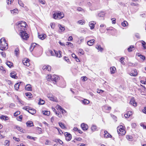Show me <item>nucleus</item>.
<instances>
[{
	"mask_svg": "<svg viewBox=\"0 0 146 146\" xmlns=\"http://www.w3.org/2000/svg\"><path fill=\"white\" fill-rule=\"evenodd\" d=\"M96 48L98 50H99L101 51H102L103 50V48H102L101 46L99 45H97L96 47Z\"/></svg>",
	"mask_w": 146,
	"mask_h": 146,
	"instance_id": "obj_28",
	"label": "nucleus"
},
{
	"mask_svg": "<svg viewBox=\"0 0 146 146\" xmlns=\"http://www.w3.org/2000/svg\"><path fill=\"white\" fill-rule=\"evenodd\" d=\"M27 126L28 127H31L33 126V122L31 121H29L26 123Z\"/></svg>",
	"mask_w": 146,
	"mask_h": 146,
	"instance_id": "obj_18",
	"label": "nucleus"
},
{
	"mask_svg": "<svg viewBox=\"0 0 146 146\" xmlns=\"http://www.w3.org/2000/svg\"><path fill=\"white\" fill-rule=\"evenodd\" d=\"M20 35L21 38L23 40H26L29 38L28 35L25 31L20 32Z\"/></svg>",
	"mask_w": 146,
	"mask_h": 146,
	"instance_id": "obj_3",
	"label": "nucleus"
},
{
	"mask_svg": "<svg viewBox=\"0 0 146 146\" xmlns=\"http://www.w3.org/2000/svg\"><path fill=\"white\" fill-rule=\"evenodd\" d=\"M44 103L45 102L44 100L41 99L40 98V99L39 101L38 102L39 104L43 105Z\"/></svg>",
	"mask_w": 146,
	"mask_h": 146,
	"instance_id": "obj_37",
	"label": "nucleus"
},
{
	"mask_svg": "<svg viewBox=\"0 0 146 146\" xmlns=\"http://www.w3.org/2000/svg\"><path fill=\"white\" fill-rule=\"evenodd\" d=\"M27 138L28 139H33V140L35 141V139L33 137L31 136L30 135H28L27 136Z\"/></svg>",
	"mask_w": 146,
	"mask_h": 146,
	"instance_id": "obj_56",
	"label": "nucleus"
},
{
	"mask_svg": "<svg viewBox=\"0 0 146 146\" xmlns=\"http://www.w3.org/2000/svg\"><path fill=\"white\" fill-rule=\"evenodd\" d=\"M87 78L86 76L82 77L81 78L82 81L83 82H84L86 81L87 80Z\"/></svg>",
	"mask_w": 146,
	"mask_h": 146,
	"instance_id": "obj_44",
	"label": "nucleus"
},
{
	"mask_svg": "<svg viewBox=\"0 0 146 146\" xmlns=\"http://www.w3.org/2000/svg\"><path fill=\"white\" fill-rule=\"evenodd\" d=\"M133 137L131 136H129L127 137V139L129 141H131Z\"/></svg>",
	"mask_w": 146,
	"mask_h": 146,
	"instance_id": "obj_63",
	"label": "nucleus"
},
{
	"mask_svg": "<svg viewBox=\"0 0 146 146\" xmlns=\"http://www.w3.org/2000/svg\"><path fill=\"white\" fill-rule=\"evenodd\" d=\"M103 108L105 110H110L111 109V107L108 106L106 105L104 106Z\"/></svg>",
	"mask_w": 146,
	"mask_h": 146,
	"instance_id": "obj_29",
	"label": "nucleus"
},
{
	"mask_svg": "<svg viewBox=\"0 0 146 146\" xmlns=\"http://www.w3.org/2000/svg\"><path fill=\"white\" fill-rule=\"evenodd\" d=\"M25 95L27 96L29 98H31V96H32V94L30 92L26 93L25 94Z\"/></svg>",
	"mask_w": 146,
	"mask_h": 146,
	"instance_id": "obj_39",
	"label": "nucleus"
},
{
	"mask_svg": "<svg viewBox=\"0 0 146 146\" xmlns=\"http://www.w3.org/2000/svg\"><path fill=\"white\" fill-rule=\"evenodd\" d=\"M23 109L24 110H25L29 112V110L30 109V108L29 107H24L23 108Z\"/></svg>",
	"mask_w": 146,
	"mask_h": 146,
	"instance_id": "obj_49",
	"label": "nucleus"
},
{
	"mask_svg": "<svg viewBox=\"0 0 146 146\" xmlns=\"http://www.w3.org/2000/svg\"><path fill=\"white\" fill-rule=\"evenodd\" d=\"M38 1L42 4H44L45 3V2L44 0H38Z\"/></svg>",
	"mask_w": 146,
	"mask_h": 146,
	"instance_id": "obj_55",
	"label": "nucleus"
},
{
	"mask_svg": "<svg viewBox=\"0 0 146 146\" xmlns=\"http://www.w3.org/2000/svg\"><path fill=\"white\" fill-rule=\"evenodd\" d=\"M82 128L83 130H86L88 128V126L87 124L82 123L81 125Z\"/></svg>",
	"mask_w": 146,
	"mask_h": 146,
	"instance_id": "obj_10",
	"label": "nucleus"
},
{
	"mask_svg": "<svg viewBox=\"0 0 146 146\" xmlns=\"http://www.w3.org/2000/svg\"><path fill=\"white\" fill-rule=\"evenodd\" d=\"M124 59V58L123 57H122L120 58L119 60V61L121 62V63L122 64H125V63L123 60Z\"/></svg>",
	"mask_w": 146,
	"mask_h": 146,
	"instance_id": "obj_47",
	"label": "nucleus"
},
{
	"mask_svg": "<svg viewBox=\"0 0 146 146\" xmlns=\"http://www.w3.org/2000/svg\"><path fill=\"white\" fill-rule=\"evenodd\" d=\"M130 75L134 76H137V71L135 69L132 70L131 72L130 73Z\"/></svg>",
	"mask_w": 146,
	"mask_h": 146,
	"instance_id": "obj_6",
	"label": "nucleus"
},
{
	"mask_svg": "<svg viewBox=\"0 0 146 146\" xmlns=\"http://www.w3.org/2000/svg\"><path fill=\"white\" fill-rule=\"evenodd\" d=\"M59 80V77L56 75H53L52 76L51 81H54L55 82L58 81Z\"/></svg>",
	"mask_w": 146,
	"mask_h": 146,
	"instance_id": "obj_5",
	"label": "nucleus"
},
{
	"mask_svg": "<svg viewBox=\"0 0 146 146\" xmlns=\"http://www.w3.org/2000/svg\"><path fill=\"white\" fill-rule=\"evenodd\" d=\"M79 52L81 54H84V51L82 49H79Z\"/></svg>",
	"mask_w": 146,
	"mask_h": 146,
	"instance_id": "obj_62",
	"label": "nucleus"
},
{
	"mask_svg": "<svg viewBox=\"0 0 146 146\" xmlns=\"http://www.w3.org/2000/svg\"><path fill=\"white\" fill-rule=\"evenodd\" d=\"M78 23L79 24L81 25H83L84 24V22L82 20H80L78 21Z\"/></svg>",
	"mask_w": 146,
	"mask_h": 146,
	"instance_id": "obj_52",
	"label": "nucleus"
},
{
	"mask_svg": "<svg viewBox=\"0 0 146 146\" xmlns=\"http://www.w3.org/2000/svg\"><path fill=\"white\" fill-rule=\"evenodd\" d=\"M10 76L12 78H16V77H17V76H16L15 73H14L12 72L10 74Z\"/></svg>",
	"mask_w": 146,
	"mask_h": 146,
	"instance_id": "obj_30",
	"label": "nucleus"
},
{
	"mask_svg": "<svg viewBox=\"0 0 146 146\" xmlns=\"http://www.w3.org/2000/svg\"><path fill=\"white\" fill-rule=\"evenodd\" d=\"M121 25L123 27H125L128 25V24L127 22L125 21H124L123 22L121 23Z\"/></svg>",
	"mask_w": 146,
	"mask_h": 146,
	"instance_id": "obj_31",
	"label": "nucleus"
},
{
	"mask_svg": "<svg viewBox=\"0 0 146 146\" xmlns=\"http://www.w3.org/2000/svg\"><path fill=\"white\" fill-rule=\"evenodd\" d=\"M104 137H111L112 136L109 133H108V132L106 131H104Z\"/></svg>",
	"mask_w": 146,
	"mask_h": 146,
	"instance_id": "obj_14",
	"label": "nucleus"
},
{
	"mask_svg": "<svg viewBox=\"0 0 146 146\" xmlns=\"http://www.w3.org/2000/svg\"><path fill=\"white\" fill-rule=\"evenodd\" d=\"M123 126L122 125H120L117 127L118 129H120V130H122V132H121L120 135H124L126 133L125 131L123 129Z\"/></svg>",
	"mask_w": 146,
	"mask_h": 146,
	"instance_id": "obj_8",
	"label": "nucleus"
},
{
	"mask_svg": "<svg viewBox=\"0 0 146 146\" xmlns=\"http://www.w3.org/2000/svg\"><path fill=\"white\" fill-rule=\"evenodd\" d=\"M29 111V113L32 115L36 113V110L30 108Z\"/></svg>",
	"mask_w": 146,
	"mask_h": 146,
	"instance_id": "obj_21",
	"label": "nucleus"
},
{
	"mask_svg": "<svg viewBox=\"0 0 146 146\" xmlns=\"http://www.w3.org/2000/svg\"><path fill=\"white\" fill-rule=\"evenodd\" d=\"M19 85L20 84H19V83H17L15 85V88L16 90H17L19 88Z\"/></svg>",
	"mask_w": 146,
	"mask_h": 146,
	"instance_id": "obj_32",
	"label": "nucleus"
},
{
	"mask_svg": "<svg viewBox=\"0 0 146 146\" xmlns=\"http://www.w3.org/2000/svg\"><path fill=\"white\" fill-rule=\"evenodd\" d=\"M56 107L57 109H60L61 110H63V109L62 108V107L60 106L59 105H57L56 106Z\"/></svg>",
	"mask_w": 146,
	"mask_h": 146,
	"instance_id": "obj_54",
	"label": "nucleus"
},
{
	"mask_svg": "<svg viewBox=\"0 0 146 146\" xmlns=\"http://www.w3.org/2000/svg\"><path fill=\"white\" fill-rule=\"evenodd\" d=\"M142 44L143 47L144 49H145L146 48V46H145L146 43L145 42L142 41Z\"/></svg>",
	"mask_w": 146,
	"mask_h": 146,
	"instance_id": "obj_51",
	"label": "nucleus"
},
{
	"mask_svg": "<svg viewBox=\"0 0 146 146\" xmlns=\"http://www.w3.org/2000/svg\"><path fill=\"white\" fill-rule=\"evenodd\" d=\"M16 128L19 131L23 133H24L25 130H23L21 127H19V126H16Z\"/></svg>",
	"mask_w": 146,
	"mask_h": 146,
	"instance_id": "obj_23",
	"label": "nucleus"
},
{
	"mask_svg": "<svg viewBox=\"0 0 146 146\" xmlns=\"http://www.w3.org/2000/svg\"><path fill=\"white\" fill-rule=\"evenodd\" d=\"M60 126L62 128H64L65 127L64 124L62 123L59 122L58 123Z\"/></svg>",
	"mask_w": 146,
	"mask_h": 146,
	"instance_id": "obj_43",
	"label": "nucleus"
},
{
	"mask_svg": "<svg viewBox=\"0 0 146 146\" xmlns=\"http://www.w3.org/2000/svg\"><path fill=\"white\" fill-rule=\"evenodd\" d=\"M64 16V14L59 11H58L53 14V18L55 19H60Z\"/></svg>",
	"mask_w": 146,
	"mask_h": 146,
	"instance_id": "obj_1",
	"label": "nucleus"
},
{
	"mask_svg": "<svg viewBox=\"0 0 146 146\" xmlns=\"http://www.w3.org/2000/svg\"><path fill=\"white\" fill-rule=\"evenodd\" d=\"M64 59L65 60L69 63H70V61L69 59H68V57L66 56L64 57Z\"/></svg>",
	"mask_w": 146,
	"mask_h": 146,
	"instance_id": "obj_53",
	"label": "nucleus"
},
{
	"mask_svg": "<svg viewBox=\"0 0 146 146\" xmlns=\"http://www.w3.org/2000/svg\"><path fill=\"white\" fill-rule=\"evenodd\" d=\"M22 115H20L18 117L17 119L18 120L21 121V120L22 119Z\"/></svg>",
	"mask_w": 146,
	"mask_h": 146,
	"instance_id": "obj_60",
	"label": "nucleus"
},
{
	"mask_svg": "<svg viewBox=\"0 0 146 146\" xmlns=\"http://www.w3.org/2000/svg\"><path fill=\"white\" fill-rule=\"evenodd\" d=\"M66 45H69L70 46H73L72 44L69 42H67L66 43Z\"/></svg>",
	"mask_w": 146,
	"mask_h": 146,
	"instance_id": "obj_58",
	"label": "nucleus"
},
{
	"mask_svg": "<svg viewBox=\"0 0 146 146\" xmlns=\"http://www.w3.org/2000/svg\"><path fill=\"white\" fill-rule=\"evenodd\" d=\"M3 41L6 42V40H5L4 38H2L0 40V42H3Z\"/></svg>",
	"mask_w": 146,
	"mask_h": 146,
	"instance_id": "obj_59",
	"label": "nucleus"
},
{
	"mask_svg": "<svg viewBox=\"0 0 146 146\" xmlns=\"http://www.w3.org/2000/svg\"><path fill=\"white\" fill-rule=\"evenodd\" d=\"M105 15V13L104 12H101L98 14V15L99 17H103Z\"/></svg>",
	"mask_w": 146,
	"mask_h": 146,
	"instance_id": "obj_27",
	"label": "nucleus"
},
{
	"mask_svg": "<svg viewBox=\"0 0 146 146\" xmlns=\"http://www.w3.org/2000/svg\"><path fill=\"white\" fill-rule=\"evenodd\" d=\"M112 20V23L113 24H115V23L116 19L115 18H113L111 19Z\"/></svg>",
	"mask_w": 146,
	"mask_h": 146,
	"instance_id": "obj_61",
	"label": "nucleus"
},
{
	"mask_svg": "<svg viewBox=\"0 0 146 146\" xmlns=\"http://www.w3.org/2000/svg\"><path fill=\"white\" fill-rule=\"evenodd\" d=\"M133 48V45H131L127 49V50L129 52H131L132 50V48Z\"/></svg>",
	"mask_w": 146,
	"mask_h": 146,
	"instance_id": "obj_45",
	"label": "nucleus"
},
{
	"mask_svg": "<svg viewBox=\"0 0 146 146\" xmlns=\"http://www.w3.org/2000/svg\"><path fill=\"white\" fill-rule=\"evenodd\" d=\"M25 89L27 90H31L32 87L30 84H27L25 87Z\"/></svg>",
	"mask_w": 146,
	"mask_h": 146,
	"instance_id": "obj_20",
	"label": "nucleus"
},
{
	"mask_svg": "<svg viewBox=\"0 0 146 146\" xmlns=\"http://www.w3.org/2000/svg\"><path fill=\"white\" fill-rule=\"evenodd\" d=\"M110 70L111 73V74H113L115 72L116 70V68L114 66L111 67L110 68Z\"/></svg>",
	"mask_w": 146,
	"mask_h": 146,
	"instance_id": "obj_17",
	"label": "nucleus"
},
{
	"mask_svg": "<svg viewBox=\"0 0 146 146\" xmlns=\"http://www.w3.org/2000/svg\"><path fill=\"white\" fill-rule=\"evenodd\" d=\"M42 69L44 71H49L51 70V67L49 65L44 66H43Z\"/></svg>",
	"mask_w": 146,
	"mask_h": 146,
	"instance_id": "obj_7",
	"label": "nucleus"
},
{
	"mask_svg": "<svg viewBox=\"0 0 146 146\" xmlns=\"http://www.w3.org/2000/svg\"><path fill=\"white\" fill-rule=\"evenodd\" d=\"M18 30L20 32H23L25 31L26 30V27H25L24 26L23 27L20 25H18Z\"/></svg>",
	"mask_w": 146,
	"mask_h": 146,
	"instance_id": "obj_4",
	"label": "nucleus"
},
{
	"mask_svg": "<svg viewBox=\"0 0 146 146\" xmlns=\"http://www.w3.org/2000/svg\"><path fill=\"white\" fill-rule=\"evenodd\" d=\"M71 135L70 133L68 136L66 137V139L68 141H69L71 140Z\"/></svg>",
	"mask_w": 146,
	"mask_h": 146,
	"instance_id": "obj_35",
	"label": "nucleus"
},
{
	"mask_svg": "<svg viewBox=\"0 0 146 146\" xmlns=\"http://www.w3.org/2000/svg\"><path fill=\"white\" fill-rule=\"evenodd\" d=\"M6 63L7 65L9 67H11L13 65V64L9 61L7 62Z\"/></svg>",
	"mask_w": 146,
	"mask_h": 146,
	"instance_id": "obj_34",
	"label": "nucleus"
},
{
	"mask_svg": "<svg viewBox=\"0 0 146 146\" xmlns=\"http://www.w3.org/2000/svg\"><path fill=\"white\" fill-rule=\"evenodd\" d=\"M5 145L6 146H8L9 145V141L8 140L5 141Z\"/></svg>",
	"mask_w": 146,
	"mask_h": 146,
	"instance_id": "obj_57",
	"label": "nucleus"
},
{
	"mask_svg": "<svg viewBox=\"0 0 146 146\" xmlns=\"http://www.w3.org/2000/svg\"><path fill=\"white\" fill-rule=\"evenodd\" d=\"M58 27L61 32L64 31L65 30L64 27H63L60 25H59Z\"/></svg>",
	"mask_w": 146,
	"mask_h": 146,
	"instance_id": "obj_41",
	"label": "nucleus"
},
{
	"mask_svg": "<svg viewBox=\"0 0 146 146\" xmlns=\"http://www.w3.org/2000/svg\"><path fill=\"white\" fill-rule=\"evenodd\" d=\"M43 112V114L44 115H46L47 116H48L50 114V112L49 111H44Z\"/></svg>",
	"mask_w": 146,
	"mask_h": 146,
	"instance_id": "obj_42",
	"label": "nucleus"
},
{
	"mask_svg": "<svg viewBox=\"0 0 146 146\" xmlns=\"http://www.w3.org/2000/svg\"><path fill=\"white\" fill-rule=\"evenodd\" d=\"M55 56L58 57H61V52L60 51H59L58 52L56 51V50H54Z\"/></svg>",
	"mask_w": 146,
	"mask_h": 146,
	"instance_id": "obj_13",
	"label": "nucleus"
},
{
	"mask_svg": "<svg viewBox=\"0 0 146 146\" xmlns=\"http://www.w3.org/2000/svg\"><path fill=\"white\" fill-rule=\"evenodd\" d=\"M129 103L131 105H133L134 106H137V104L136 103L134 98H132L130 101Z\"/></svg>",
	"mask_w": 146,
	"mask_h": 146,
	"instance_id": "obj_9",
	"label": "nucleus"
},
{
	"mask_svg": "<svg viewBox=\"0 0 146 146\" xmlns=\"http://www.w3.org/2000/svg\"><path fill=\"white\" fill-rule=\"evenodd\" d=\"M132 114V113L131 111H128L127 113L124 115V116L126 118L129 117Z\"/></svg>",
	"mask_w": 146,
	"mask_h": 146,
	"instance_id": "obj_15",
	"label": "nucleus"
},
{
	"mask_svg": "<svg viewBox=\"0 0 146 146\" xmlns=\"http://www.w3.org/2000/svg\"><path fill=\"white\" fill-rule=\"evenodd\" d=\"M15 55L17 56L19 54V51L18 48H17L15 50Z\"/></svg>",
	"mask_w": 146,
	"mask_h": 146,
	"instance_id": "obj_33",
	"label": "nucleus"
},
{
	"mask_svg": "<svg viewBox=\"0 0 146 146\" xmlns=\"http://www.w3.org/2000/svg\"><path fill=\"white\" fill-rule=\"evenodd\" d=\"M8 48V44L3 41L0 42V49L3 50L7 49Z\"/></svg>",
	"mask_w": 146,
	"mask_h": 146,
	"instance_id": "obj_2",
	"label": "nucleus"
},
{
	"mask_svg": "<svg viewBox=\"0 0 146 146\" xmlns=\"http://www.w3.org/2000/svg\"><path fill=\"white\" fill-rule=\"evenodd\" d=\"M137 55L139 57L143 59V60H145V57L143 55L140 54L139 53H137Z\"/></svg>",
	"mask_w": 146,
	"mask_h": 146,
	"instance_id": "obj_24",
	"label": "nucleus"
},
{
	"mask_svg": "<svg viewBox=\"0 0 146 146\" xmlns=\"http://www.w3.org/2000/svg\"><path fill=\"white\" fill-rule=\"evenodd\" d=\"M29 59H27L25 60H23V64L27 66H29L30 65L29 62Z\"/></svg>",
	"mask_w": 146,
	"mask_h": 146,
	"instance_id": "obj_12",
	"label": "nucleus"
},
{
	"mask_svg": "<svg viewBox=\"0 0 146 146\" xmlns=\"http://www.w3.org/2000/svg\"><path fill=\"white\" fill-rule=\"evenodd\" d=\"M95 41V40L94 39H92L88 41L87 43V44L89 46H92L93 45Z\"/></svg>",
	"mask_w": 146,
	"mask_h": 146,
	"instance_id": "obj_16",
	"label": "nucleus"
},
{
	"mask_svg": "<svg viewBox=\"0 0 146 146\" xmlns=\"http://www.w3.org/2000/svg\"><path fill=\"white\" fill-rule=\"evenodd\" d=\"M17 11L18 10L17 9H14L12 10H11V13L13 14H15L17 13Z\"/></svg>",
	"mask_w": 146,
	"mask_h": 146,
	"instance_id": "obj_46",
	"label": "nucleus"
},
{
	"mask_svg": "<svg viewBox=\"0 0 146 146\" xmlns=\"http://www.w3.org/2000/svg\"><path fill=\"white\" fill-rule=\"evenodd\" d=\"M83 102L85 104H88L90 103L89 101L87 100L84 99L83 101Z\"/></svg>",
	"mask_w": 146,
	"mask_h": 146,
	"instance_id": "obj_48",
	"label": "nucleus"
},
{
	"mask_svg": "<svg viewBox=\"0 0 146 146\" xmlns=\"http://www.w3.org/2000/svg\"><path fill=\"white\" fill-rule=\"evenodd\" d=\"M96 24V22L94 21H91L89 23V25L91 29H92L94 28V25Z\"/></svg>",
	"mask_w": 146,
	"mask_h": 146,
	"instance_id": "obj_11",
	"label": "nucleus"
},
{
	"mask_svg": "<svg viewBox=\"0 0 146 146\" xmlns=\"http://www.w3.org/2000/svg\"><path fill=\"white\" fill-rule=\"evenodd\" d=\"M18 25H20V26H21L22 27L24 26L25 27H26L27 25L25 22L21 21L19 23Z\"/></svg>",
	"mask_w": 146,
	"mask_h": 146,
	"instance_id": "obj_19",
	"label": "nucleus"
},
{
	"mask_svg": "<svg viewBox=\"0 0 146 146\" xmlns=\"http://www.w3.org/2000/svg\"><path fill=\"white\" fill-rule=\"evenodd\" d=\"M18 3L19 5L20 6H21L22 7H24V5L21 0H18Z\"/></svg>",
	"mask_w": 146,
	"mask_h": 146,
	"instance_id": "obj_40",
	"label": "nucleus"
},
{
	"mask_svg": "<svg viewBox=\"0 0 146 146\" xmlns=\"http://www.w3.org/2000/svg\"><path fill=\"white\" fill-rule=\"evenodd\" d=\"M97 127L95 125H93L91 129L92 131H94L97 130Z\"/></svg>",
	"mask_w": 146,
	"mask_h": 146,
	"instance_id": "obj_36",
	"label": "nucleus"
},
{
	"mask_svg": "<svg viewBox=\"0 0 146 146\" xmlns=\"http://www.w3.org/2000/svg\"><path fill=\"white\" fill-rule=\"evenodd\" d=\"M52 94H48L47 95V97L49 98V99L51 101H55V99H54V98L51 96Z\"/></svg>",
	"mask_w": 146,
	"mask_h": 146,
	"instance_id": "obj_26",
	"label": "nucleus"
},
{
	"mask_svg": "<svg viewBox=\"0 0 146 146\" xmlns=\"http://www.w3.org/2000/svg\"><path fill=\"white\" fill-rule=\"evenodd\" d=\"M20 113V112L18 111L14 113V115L16 117L17 115Z\"/></svg>",
	"mask_w": 146,
	"mask_h": 146,
	"instance_id": "obj_50",
	"label": "nucleus"
},
{
	"mask_svg": "<svg viewBox=\"0 0 146 146\" xmlns=\"http://www.w3.org/2000/svg\"><path fill=\"white\" fill-rule=\"evenodd\" d=\"M46 78L48 81L50 82L51 81L52 76H51L50 75H48L46 76Z\"/></svg>",
	"mask_w": 146,
	"mask_h": 146,
	"instance_id": "obj_22",
	"label": "nucleus"
},
{
	"mask_svg": "<svg viewBox=\"0 0 146 146\" xmlns=\"http://www.w3.org/2000/svg\"><path fill=\"white\" fill-rule=\"evenodd\" d=\"M38 37L39 38L42 40L44 39L45 38V35H38Z\"/></svg>",
	"mask_w": 146,
	"mask_h": 146,
	"instance_id": "obj_38",
	"label": "nucleus"
},
{
	"mask_svg": "<svg viewBox=\"0 0 146 146\" xmlns=\"http://www.w3.org/2000/svg\"><path fill=\"white\" fill-rule=\"evenodd\" d=\"M50 26L51 27V28L52 29H54V24L52 23H51L50 24Z\"/></svg>",
	"mask_w": 146,
	"mask_h": 146,
	"instance_id": "obj_64",
	"label": "nucleus"
},
{
	"mask_svg": "<svg viewBox=\"0 0 146 146\" xmlns=\"http://www.w3.org/2000/svg\"><path fill=\"white\" fill-rule=\"evenodd\" d=\"M0 118L1 119L4 120L5 121H6L8 119V118L7 116H5L3 115L0 116Z\"/></svg>",
	"mask_w": 146,
	"mask_h": 146,
	"instance_id": "obj_25",
	"label": "nucleus"
}]
</instances>
